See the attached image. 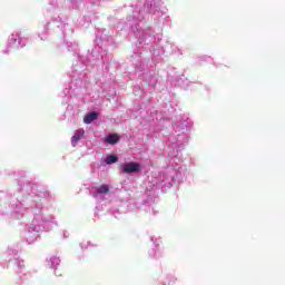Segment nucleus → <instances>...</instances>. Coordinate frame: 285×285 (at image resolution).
<instances>
[{
    "label": "nucleus",
    "mask_w": 285,
    "mask_h": 285,
    "mask_svg": "<svg viewBox=\"0 0 285 285\" xmlns=\"http://www.w3.org/2000/svg\"><path fill=\"white\" fill-rule=\"evenodd\" d=\"M106 142L110 144L111 146H115V144L119 142V135L117 134H110L106 137Z\"/></svg>",
    "instance_id": "3"
},
{
    "label": "nucleus",
    "mask_w": 285,
    "mask_h": 285,
    "mask_svg": "<svg viewBox=\"0 0 285 285\" xmlns=\"http://www.w3.org/2000/svg\"><path fill=\"white\" fill-rule=\"evenodd\" d=\"M139 170H141V164L139 163L130 161L121 165V173L124 175H132L139 173Z\"/></svg>",
    "instance_id": "1"
},
{
    "label": "nucleus",
    "mask_w": 285,
    "mask_h": 285,
    "mask_svg": "<svg viewBox=\"0 0 285 285\" xmlns=\"http://www.w3.org/2000/svg\"><path fill=\"white\" fill-rule=\"evenodd\" d=\"M96 193L98 195H108V193H110V186L108 185H101L100 187H98L96 189Z\"/></svg>",
    "instance_id": "4"
},
{
    "label": "nucleus",
    "mask_w": 285,
    "mask_h": 285,
    "mask_svg": "<svg viewBox=\"0 0 285 285\" xmlns=\"http://www.w3.org/2000/svg\"><path fill=\"white\" fill-rule=\"evenodd\" d=\"M117 160H118V158H117V156H115V155H110V156H108V157L105 159L106 164H108V165H110V164H117Z\"/></svg>",
    "instance_id": "5"
},
{
    "label": "nucleus",
    "mask_w": 285,
    "mask_h": 285,
    "mask_svg": "<svg viewBox=\"0 0 285 285\" xmlns=\"http://www.w3.org/2000/svg\"><path fill=\"white\" fill-rule=\"evenodd\" d=\"M99 118V114L97 111L89 112L83 117L85 124H92V121L97 120Z\"/></svg>",
    "instance_id": "2"
},
{
    "label": "nucleus",
    "mask_w": 285,
    "mask_h": 285,
    "mask_svg": "<svg viewBox=\"0 0 285 285\" xmlns=\"http://www.w3.org/2000/svg\"><path fill=\"white\" fill-rule=\"evenodd\" d=\"M79 139H81V136H79V135H75L73 137H71L72 146H76V144H77V141H79Z\"/></svg>",
    "instance_id": "6"
}]
</instances>
